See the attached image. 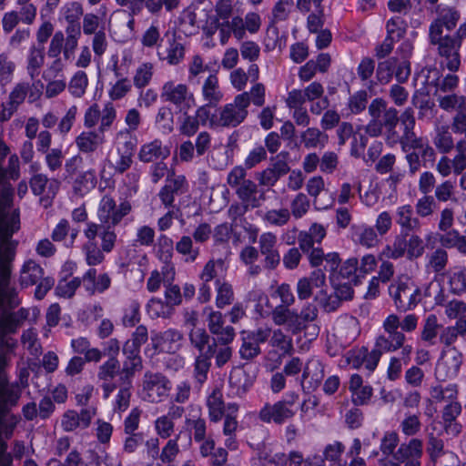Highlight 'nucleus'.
Here are the masks:
<instances>
[{"label": "nucleus", "instance_id": "46", "mask_svg": "<svg viewBox=\"0 0 466 466\" xmlns=\"http://www.w3.org/2000/svg\"><path fill=\"white\" fill-rule=\"evenodd\" d=\"M338 333L347 343L355 340L360 334L359 322L357 319L350 317L340 321L338 328Z\"/></svg>", "mask_w": 466, "mask_h": 466}, {"label": "nucleus", "instance_id": "39", "mask_svg": "<svg viewBox=\"0 0 466 466\" xmlns=\"http://www.w3.org/2000/svg\"><path fill=\"white\" fill-rule=\"evenodd\" d=\"M426 299V303L433 305H442L446 300L444 289L441 282L432 280L429 282L423 290H421V298Z\"/></svg>", "mask_w": 466, "mask_h": 466}, {"label": "nucleus", "instance_id": "53", "mask_svg": "<svg viewBox=\"0 0 466 466\" xmlns=\"http://www.w3.org/2000/svg\"><path fill=\"white\" fill-rule=\"evenodd\" d=\"M433 143L439 151L443 154L449 153L454 147L451 133L447 127L437 128Z\"/></svg>", "mask_w": 466, "mask_h": 466}, {"label": "nucleus", "instance_id": "32", "mask_svg": "<svg viewBox=\"0 0 466 466\" xmlns=\"http://www.w3.org/2000/svg\"><path fill=\"white\" fill-rule=\"evenodd\" d=\"M290 306L278 305L272 310L271 318L273 322L278 326L286 325L288 330L292 334H296V310L290 309Z\"/></svg>", "mask_w": 466, "mask_h": 466}, {"label": "nucleus", "instance_id": "38", "mask_svg": "<svg viewBox=\"0 0 466 466\" xmlns=\"http://www.w3.org/2000/svg\"><path fill=\"white\" fill-rule=\"evenodd\" d=\"M301 142L307 148H322L328 143V135L317 127H309L301 134Z\"/></svg>", "mask_w": 466, "mask_h": 466}, {"label": "nucleus", "instance_id": "13", "mask_svg": "<svg viewBox=\"0 0 466 466\" xmlns=\"http://www.w3.org/2000/svg\"><path fill=\"white\" fill-rule=\"evenodd\" d=\"M170 390V381L161 373L147 371L143 377V399L148 402H158Z\"/></svg>", "mask_w": 466, "mask_h": 466}, {"label": "nucleus", "instance_id": "37", "mask_svg": "<svg viewBox=\"0 0 466 466\" xmlns=\"http://www.w3.org/2000/svg\"><path fill=\"white\" fill-rule=\"evenodd\" d=\"M440 242L446 248H456L461 255H466V238L457 229L446 231L440 238Z\"/></svg>", "mask_w": 466, "mask_h": 466}, {"label": "nucleus", "instance_id": "11", "mask_svg": "<svg viewBox=\"0 0 466 466\" xmlns=\"http://www.w3.org/2000/svg\"><path fill=\"white\" fill-rule=\"evenodd\" d=\"M131 204L122 201L116 206L109 196H104L99 202L97 217L100 223L115 228L131 211Z\"/></svg>", "mask_w": 466, "mask_h": 466}, {"label": "nucleus", "instance_id": "5", "mask_svg": "<svg viewBox=\"0 0 466 466\" xmlns=\"http://www.w3.org/2000/svg\"><path fill=\"white\" fill-rule=\"evenodd\" d=\"M299 400V394L290 391L286 397L274 404H266L259 411L258 417L260 420L266 423L274 422L276 424H283L287 420L292 419L296 410L294 406Z\"/></svg>", "mask_w": 466, "mask_h": 466}, {"label": "nucleus", "instance_id": "34", "mask_svg": "<svg viewBox=\"0 0 466 466\" xmlns=\"http://www.w3.org/2000/svg\"><path fill=\"white\" fill-rule=\"evenodd\" d=\"M96 185V176L94 169H88L80 172L73 182V190L75 194L85 196Z\"/></svg>", "mask_w": 466, "mask_h": 466}, {"label": "nucleus", "instance_id": "44", "mask_svg": "<svg viewBox=\"0 0 466 466\" xmlns=\"http://www.w3.org/2000/svg\"><path fill=\"white\" fill-rule=\"evenodd\" d=\"M116 152H127L135 154L137 138L127 129H122L116 134Z\"/></svg>", "mask_w": 466, "mask_h": 466}, {"label": "nucleus", "instance_id": "19", "mask_svg": "<svg viewBox=\"0 0 466 466\" xmlns=\"http://www.w3.org/2000/svg\"><path fill=\"white\" fill-rule=\"evenodd\" d=\"M119 371L120 363L117 358L108 359L98 367L97 379L101 381V388L105 399L109 398L110 394L116 390V385L113 380Z\"/></svg>", "mask_w": 466, "mask_h": 466}, {"label": "nucleus", "instance_id": "58", "mask_svg": "<svg viewBox=\"0 0 466 466\" xmlns=\"http://www.w3.org/2000/svg\"><path fill=\"white\" fill-rule=\"evenodd\" d=\"M168 47L167 48V55L162 59L166 60L169 65H178L185 56L184 45L175 38L168 40Z\"/></svg>", "mask_w": 466, "mask_h": 466}, {"label": "nucleus", "instance_id": "25", "mask_svg": "<svg viewBox=\"0 0 466 466\" xmlns=\"http://www.w3.org/2000/svg\"><path fill=\"white\" fill-rule=\"evenodd\" d=\"M350 237L353 242L369 248L375 247L379 242L376 230L366 224L352 225Z\"/></svg>", "mask_w": 466, "mask_h": 466}, {"label": "nucleus", "instance_id": "4", "mask_svg": "<svg viewBox=\"0 0 466 466\" xmlns=\"http://www.w3.org/2000/svg\"><path fill=\"white\" fill-rule=\"evenodd\" d=\"M411 73L410 61L407 56H391L379 62L376 78L381 85L389 84L394 76L398 83L408 81Z\"/></svg>", "mask_w": 466, "mask_h": 466}, {"label": "nucleus", "instance_id": "30", "mask_svg": "<svg viewBox=\"0 0 466 466\" xmlns=\"http://www.w3.org/2000/svg\"><path fill=\"white\" fill-rule=\"evenodd\" d=\"M422 455V442L419 439H411L408 443H402L394 454V458L398 461H417Z\"/></svg>", "mask_w": 466, "mask_h": 466}, {"label": "nucleus", "instance_id": "41", "mask_svg": "<svg viewBox=\"0 0 466 466\" xmlns=\"http://www.w3.org/2000/svg\"><path fill=\"white\" fill-rule=\"evenodd\" d=\"M319 310L316 305L308 303L305 305L299 313L296 311L295 322H296V334L305 329L309 323L313 322L317 319Z\"/></svg>", "mask_w": 466, "mask_h": 466}, {"label": "nucleus", "instance_id": "3", "mask_svg": "<svg viewBox=\"0 0 466 466\" xmlns=\"http://www.w3.org/2000/svg\"><path fill=\"white\" fill-rule=\"evenodd\" d=\"M248 99L246 94L237 95L233 101L218 108L212 124L218 127L233 128L242 124L248 115Z\"/></svg>", "mask_w": 466, "mask_h": 466}, {"label": "nucleus", "instance_id": "49", "mask_svg": "<svg viewBox=\"0 0 466 466\" xmlns=\"http://www.w3.org/2000/svg\"><path fill=\"white\" fill-rule=\"evenodd\" d=\"M448 260V252L443 248H438L428 256L427 268L434 273H441L446 268Z\"/></svg>", "mask_w": 466, "mask_h": 466}, {"label": "nucleus", "instance_id": "20", "mask_svg": "<svg viewBox=\"0 0 466 466\" xmlns=\"http://www.w3.org/2000/svg\"><path fill=\"white\" fill-rule=\"evenodd\" d=\"M236 196L246 206L252 209L261 207L266 200V192L259 188V185L253 180L240 187L235 191Z\"/></svg>", "mask_w": 466, "mask_h": 466}, {"label": "nucleus", "instance_id": "59", "mask_svg": "<svg viewBox=\"0 0 466 466\" xmlns=\"http://www.w3.org/2000/svg\"><path fill=\"white\" fill-rule=\"evenodd\" d=\"M156 124L166 134L172 132L174 127V116L171 108L161 106L156 116Z\"/></svg>", "mask_w": 466, "mask_h": 466}, {"label": "nucleus", "instance_id": "60", "mask_svg": "<svg viewBox=\"0 0 466 466\" xmlns=\"http://www.w3.org/2000/svg\"><path fill=\"white\" fill-rule=\"evenodd\" d=\"M247 169L244 166H235L227 176L228 185L235 191L248 183Z\"/></svg>", "mask_w": 466, "mask_h": 466}, {"label": "nucleus", "instance_id": "9", "mask_svg": "<svg viewBox=\"0 0 466 466\" xmlns=\"http://www.w3.org/2000/svg\"><path fill=\"white\" fill-rule=\"evenodd\" d=\"M96 129L82 131L75 138V145L79 152L92 154L101 148L106 142V132L108 130L109 119L106 116Z\"/></svg>", "mask_w": 466, "mask_h": 466}, {"label": "nucleus", "instance_id": "14", "mask_svg": "<svg viewBox=\"0 0 466 466\" xmlns=\"http://www.w3.org/2000/svg\"><path fill=\"white\" fill-rule=\"evenodd\" d=\"M189 185L184 175H176L174 171L168 173L165 185L160 188L157 196L165 208L174 207L175 197L186 194Z\"/></svg>", "mask_w": 466, "mask_h": 466}, {"label": "nucleus", "instance_id": "48", "mask_svg": "<svg viewBox=\"0 0 466 466\" xmlns=\"http://www.w3.org/2000/svg\"><path fill=\"white\" fill-rule=\"evenodd\" d=\"M211 367V360L206 352L198 354L194 363V378L198 383L202 385L208 379V374Z\"/></svg>", "mask_w": 466, "mask_h": 466}, {"label": "nucleus", "instance_id": "10", "mask_svg": "<svg viewBox=\"0 0 466 466\" xmlns=\"http://www.w3.org/2000/svg\"><path fill=\"white\" fill-rule=\"evenodd\" d=\"M463 363V355L457 348L442 349L435 368V377L440 381L455 378Z\"/></svg>", "mask_w": 466, "mask_h": 466}, {"label": "nucleus", "instance_id": "7", "mask_svg": "<svg viewBox=\"0 0 466 466\" xmlns=\"http://www.w3.org/2000/svg\"><path fill=\"white\" fill-rule=\"evenodd\" d=\"M436 17L429 26V36H445L444 30L450 34L456 28L461 19V13L453 6L439 5L435 9Z\"/></svg>", "mask_w": 466, "mask_h": 466}, {"label": "nucleus", "instance_id": "22", "mask_svg": "<svg viewBox=\"0 0 466 466\" xmlns=\"http://www.w3.org/2000/svg\"><path fill=\"white\" fill-rule=\"evenodd\" d=\"M80 279L85 290L91 296L105 292L111 285V279L107 273L96 276V269L93 268L87 269Z\"/></svg>", "mask_w": 466, "mask_h": 466}, {"label": "nucleus", "instance_id": "56", "mask_svg": "<svg viewBox=\"0 0 466 466\" xmlns=\"http://www.w3.org/2000/svg\"><path fill=\"white\" fill-rule=\"evenodd\" d=\"M88 86L87 75L84 71H77L68 84V91L75 97H82Z\"/></svg>", "mask_w": 466, "mask_h": 466}, {"label": "nucleus", "instance_id": "27", "mask_svg": "<svg viewBox=\"0 0 466 466\" xmlns=\"http://www.w3.org/2000/svg\"><path fill=\"white\" fill-rule=\"evenodd\" d=\"M233 394L242 396L253 384L252 377L241 367L232 369L228 378Z\"/></svg>", "mask_w": 466, "mask_h": 466}, {"label": "nucleus", "instance_id": "8", "mask_svg": "<svg viewBox=\"0 0 466 466\" xmlns=\"http://www.w3.org/2000/svg\"><path fill=\"white\" fill-rule=\"evenodd\" d=\"M161 97L169 102L180 111L187 112L195 106L194 94L189 91L185 84H176L173 81L165 83L161 90Z\"/></svg>", "mask_w": 466, "mask_h": 466}, {"label": "nucleus", "instance_id": "18", "mask_svg": "<svg viewBox=\"0 0 466 466\" xmlns=\"http://www.w3.org/2000/svg\"><path fill=\"white\" fill-rule=\"evenodd\" d=\"M108 116V130L116 118V110L110 102L106 103L103 109L99 108L97 104L91 105L84 115V127L86 129H95L94 127L99 123L102 124L104 117Z\"/></svg>", "mask_w": 466, "mask_h": 466}, {"label": "nucleus", "instance_id": "1", "mask_svg": "<svg viewBox=\"0 0 466 466\" xmlns=\"http://www.w3.org/2000/svg\"><path fill=\"white\" fill-rule=\"evenodd\" d=\"M466 38V19L460 25L453 34L445 36H429V43L437 48L441 57V66L451 72H456L461 66L460 49L462 41Z\"/></svg>", "mask_w": 466, "mask_h": 466}, {"label": "nucleus", "instance_id": "50", "mask_svg": "<svg viewBox=\"0 0 466 466\" xmlns=\"http://www.w3.org/2000/svg\"><path fill=\"white\" fill-rule=\"evenodd\" d=\"M456 181L447 179L436 185L434 188V199L439 202H448L455 199Z\"/></svg>", "mask_w": 466, "mask_h": 466}, {"label": "nucleus", "instance_id": "54", "mask_svg": "<svg viewBox=\"0 0 466 466\" xmlns=\"http://www.w3.org/2000/svg\"><path fill=\"white\" fill-rule=\"evenodd\" d=\"M269 344L284 354L290 353L293 350L292 339L287 336L281 329L271 330Z\"/></svg>", "mask_w": 466, "mask_h": 466}, {"label": "nucleus", "instance_id": "16", "mask_svg": "<svg viewBox=\"0 0 466 466\" xmlns=\"http://www.w3.org/2000/svg\"><path fill=\"white\" fill-rule=\"evenodd\" d=\"M325 376V367L317 357L307 360L300 379V385L304 392L314 391L321 384Z\"/></svg>", "mask_w": 466, "mask_h": 466}, {"label": "nucleus", "instance_id": "15", "mask_svg": "<svg viewBox=\"0 0 466 466\" xmlns=\"http://www.w3.org/2000/svg\"><path fill=\"white\" fill-rule=\"evenodd\" d=\"M403 132L400 137V143L402 150L409 148L418 149L421 153V158L426 161H433L435 158L434 149L428 142L414 133L415 124H402Z\"/></svg>", "mask_w": 466, "mask_h": 466}, {"label": "nucleus", "instance_id": "55", "mask_svg": "<svg viewBox=\"0 0 466 466\" xmlns=\"http://www.w3.org/2000/svg\"><path fill=\"white\" fill-rule=\"evenodd\" d=\"M176 250L186 257V262H194L199 255V248L193 247V241L189 236H183L177 242Z\"/></svg>", "mask_w": 466, "mask_h": 466}, {"label": "nucleus", "instance_id": "52", "mask_svg": "<svg viewBox=\"0 0 466 466\" xmlns=\"http://www.w3.org/2000/svg\"><path fill=\"white\" fill-rule=\"evenodd\" d=\"M404 232H400V235L396 236L391 245H387L382 255L387 258L398 259L402 258L406 254V244H405Z\"/></svg>", "mask_w": 466, "mask_h": 466}, {"label": "nucleus", "instance_id": "62", "mask_svg": "<svg viewBox=\"0 0 466 466\" xmlns=\"http://www.w3.org/2000/svg\"><path fill=\"white\" fill-rule=\"evenodd\" d=\"M339 275L358 285L360 274L359 273V261L356 258L347 259L340 268Z\"/></svg>", "mask_w": 466, "mask_h": 466}, {"label": "nucleus", "instance_id": "31", "mask_svg": "<svg viewBox=\"0 0 466 466\" xmlns=\"http://www.w3.org/2000/svg\"><path fill=\"white\" fill-rule=\"evenodd\" d=\"M396 222L401 228L400 232L414 231L420 228L419 218L413 217V208L410 205H403L397 208Z\"/></svg>", "mask_w": 466, "mask_h": 466}, {"label": "nucleus", "instance_id": "24", "mask_svg": "<svg viewBox=\"0 0 466 466\" xmlns=\"http://www.w3.org/2000/svg\"><path fill=\"white\" fill-rule=\"evenodd\" d=\"M384 352H386V350L378 348L377 342L375 341L374 348L370 351H369L367 348H361L353 357L350 363L356 369L363 365L366 370L372 372L377 368L380 357Z\"/></svg>", "mask_w": 466, "mask_h": 466}, {"label": "nucleus", "instance_id": "63", "mask_svg": "<svg viewBox=\"0 0 466 466\" xmlns=\"http://www.w3.org/2000/svg\"><path fill=\"white\" fill-rule=\"evenodd\" d=\"M153 76V66L150 63L141 64L136 70L133 82L137 88H143L147 86Z\"/></svg>", "mask_w": 466, "mask_h": 466}, {"label": "nucleus", "instance_id": "42", "mask_svg": "<svg viewBox=\"0 0 466 466\" xmlns=\"http://www.w3.org/2000/svg\"><path fill=\"white\" fill-rule=\"evenodd\" d=\"M410 231L404 232L406 254L409 259L418 258L421 257L425 251V245L423 239Z\"/></svg>", "mask_w": 466, "mask_h": 466}, {"label": "nucleus", "instance_id": "64", "mask_svg": "<svg viewBox=\"0 0 466 466\" xmlns=\"http://www.w3.org/2000/svg\"><path fill=\"white\" fill-rule=\"evenodd\" d=\"M456 155L452 158L453 173L460 175L466 168V140L461 139L454 145Z\"/></svg>", "mask_w": 466, "mask_h": 466}, {"label": "nucleus", "instance_id": "17", "mask_svg": "<svg viewBox=\"0 0 466 466\" xmlns=\"http://www.w3.org/2000/svg\"><path fill=\"white\" fill-rule=\"evenodd\" d=\"M259 252L264 256L263 266L274 270L280 264L281 258L278 249V238L272 232H264L258 238Z\"/></svg>", "mask_w": 466, "mask_h": 466}, {"label": "nucleus", "instance_id": "51", "mask_svg": "<svg viewBox=\"0 0 466 466\" xmlns=\"http://www.w3.org/2000/svg\"><path fill=\"white\" fill-rule=\"evenodd\" d=\"M439 106L445 111L457 110L460 112L466 108V96L458 94H450L443 96H440Z\"/></svg>", "mask_w": 466, "mask_h": 466}, {"label": "nucleus", "instance_id": "40", "mask_svg": "<svg viewBox=\"0 0 466 466\" xmlns=\"http://www.w3.org/2000/svg\"><path fill=\"white\" fill-rule=\"evenodd\" d=\"M258 459L264 466L287 465L286 453L271 447H264L258 452Z\"/></svg>", "mask_w": 466, "mask_h": 466}, {"label": "nucleus", "instance_id": "61", "mask_svg": "<svg viewBox=\"0 0 466 466\" xmlns=\"http://www.w3.org/2000/svg\"><path fill=\"white\" fill-rule=\"evenodd\" d=\"M147 310L152 319H157L168 317L172 309L160 299L153 298L148 301Z\"/></svg>", "mask_w": 466, "mask_h": 466}, {"label": "nucleus", "instance_id": "36", "mask_svg": "<svg viewBox=\"0 0 466 466\" xmlns=\"http://www.w3.org/2000/svg\"><path fill=\"white\" fill-rule=\"evenodd\" d=\"M448 284L451 293L458 296L466 294V267L453 268L449 273Z\"/></svg>", "mask_w": 466, "mask_h": 466}, {"label": "nucleus", "instance_id": "21", "mask_svg": "<svg viewBox=\"0 0 466 466\" xmlns=\"http://www.w3.org/2000/svg\"><path fill=\"white\" fill-rule=\"evenodd\" d=\"M95 415L96 409L92 407L82 409L79 413L67 410L63 416L61 424L65 431H73L77 428L86 429Z\"/></svg>", "mask_w": 466, "mask_h": 466}, {"label": "nucleus", "instance_id": "6", "mask_svg": "<svg viewBox=\"0 0 466 466\" xmlns=\"http://www.w3.org/2000/svg\"><path fill=\"white\" fill-rule=\"evenodd\" d=\"M389 292L396 309L401 312L414 309L421 300V289L410 279L391 284Z\"/></svg>", "mask_w": 466, "mask_h": 466}, {"label": "nucleus", "instance_id": "35", "mask_svg": "<svg viewBox=\"0 0 466 466\" xmlns=\"http://www.w3.org/2000/svg\"><path fill=\"white\" fill-rule=\"evenodd\" d=\"M206 353L210 360L215 358V364L218 368H222L231 360L233 349L228 344L211 342L206 349Z\"/></svg>", "mask_w": 466, "mask_h": 466}, {"label": "nucleus", "instance_id": "26", "mask_svg": "<svg viewBox=\"0 0 466 466\" xmlns=\"http://www.w3.org/2000/svg\"><path fill=\"white\" fill-rule=\"evenodd\" d=\"M168 156V148L163 147L162 141L159 139L144 144L138 152V159L143 163H150L158 159L164 160Z\"/></svg>", "mask_w": 466, "mask_h": 466}, {"label": "nucleus", "instance_id": "47", "mask_svg": "<svg viewBox=\"0 0 466 466\" xmlns=\"http://www.w3.org/2000/svg\"><path fill=\"white\" fill-rule=\"evenodd\" d=\"M190 345L195 348L198 354L206 352V349L211 344L212 339L202 328H194L188 334Z\"/></svg>", "mask_w": 466, "mask_h": 466}, {"label": "nucleus", "instance_id": "2", "mask_svg": "<svg viewBox=\"0 0 466 466\" xmlns=\"http://www.w3.org/2000/svg\"><path fill=\"white\" fill-rule=\"evenodd\" d=\"M19 284L22 288L35 285L34 296L36 299L41 300L54 287L55 279L51 276H45V269L39 263L33 259H27L21 267Z\"/></svg>", "mask_w": 466, "mask_h": 466}, {"label": "nucleus", "instance_id": "23", "mask_svg": "<svg viewBox=\"0 0 466 466\" xmlns=\"http://www.w3.org/2000/svg\"><path fill=\"white\" fill-rule=\"evenodd\" d=\"M182 339V333L175 329H168L152 337V341L157 349L170 353L180 349Z\"/></svg>", "mask_w": 466, "mask_h": 466}, {"label": "nucleus", "instance_id": "29", "mask_svg": "<svg viewBox=\"0 0 466 466\" xmlns=\"http://www.w3.org/2000/svg\"><path fill=\"white\" fill-rule=\"evenodd\" d=\"M45 63V48L32 45L26 55V72L30 78L34 80L40 74V69Z\"/></svg>", "mask_w": 466, "mask_h": 466}, {"label": "nucleus", "instance_id": "12", "mask_svg": "<svg viewBox=\"0 0 466 466\" xmlns=\"http://www.w3.org/2000/svg\"><path fill=\"white\" fill-rule=\"evenodd\" d=\"M383 329L387 335H380L376 339L377 347L386 350V352H394L402 347L406 337L401 330H399L398 316L396 314L389 315L383 321Z\"/></svg>", "mask_w": 466, "mask_h": 466}, {"label": "nucleus", "instance_id": "45", "mask_svg": "<svg viewBox=\"0 0 466 466\" xmlns=\"http://www.w3.org/2000/svg\"><path fill=\"white\" fill-rule=\"evenodd\" d=\"M441 328V325L439 324L437 317L434 314L429 315L423 324L420 335L421 339L430 345L436 344Z\"/></svg>", "mask_w": 466, "mask_h": 466}, {"label": "nucleus", "instance_id": "57", "mask_svg": "<svg viewBox=\"0 0 466 466\" xmlns=\"http://www.w3.org/2000/svg\"><path fill=\"white\" fill-rule=\"evenodd\" d=\"M407 23L400 16H394L386 24L387 35L391 39L399 41L404 37L407 32Z\"/></svg>", "mask_w": 466, "mask_h": 466}, {"label": "nucleus", "instance_id": "28", "mask_svg": "<svg viewBox=\"0 0 466 466\" xmlns=\"http://www.w3.org/2000/svg\"><path fill=\"white\" fill-rule=\"evenodd\" d=\"M203 100L212 106H217L223 99V92L216 75H209L201 87Z\"/></svg>", "mask_w": 466, "mask_h": 466}, {"label": "nucleus", "instance_id": "33", "mask_svg": "<svg viewBox=\"0 0 466 466\" xmlns=\"http://www.w3.org/2000/svg\"><path fill=\"white\" fill-rule=\"evenodd\" d=\"M209 420L213 422L219 421L225 412V403L221 390L216 388L207 399Z\"/></svg>", "mask_w": 466, "mask_h": 466}, {"label": "nucleus", "instance_id": "43", "mask_svg": "<svg viewBox=\"0 0 466 466\" xmlns=\"http://www.w3.org/2000/svg\"><path fill=\"white\" fill-rule=\"evenodd\" d=\"M86 263L89 267L100 265L105 260V250L96 242H86L82 247Z\"/></svg>", "mask_w": 466, "mask_h": 466}]
</instances>
